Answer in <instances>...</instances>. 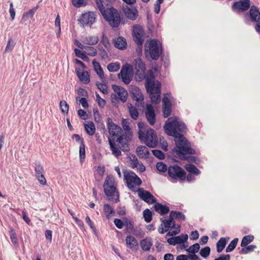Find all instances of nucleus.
Masks as SVG:
<instances>
[{
	"instance_id": "obj_1",
	"label": "nucleus",
	"mask_w": 260,
	"mask_h": 260,
	"mask_svg": "<svg viewBox=\"0 0 260 260\" xmlns=\"http://www.w3.org/2000/svg\"><path fill=\"white\" fill-rule=\"evenodd\" d=\"M166 133L175 138L176 147L173 149L181 159H186L185 154H194V150L190 148V144L183 136L186 131L184 123L178 117H171L168 119L164 126Z\"/></svg>"
},
{
	"instance_id": "obj_2",
	"label": "nucleus",
	"mask_w": 260,
	"mask_h": 260,
	"mask_svg": "<svg viewBox=\"0 0 260 260\" xmlns=\"http://www.w3.org/2000/svg\"><path fill=\"white\" fill-rule=\"evenodd\" d=\"M158 67L155 66L152 69L148 70L146 73V66H135L136 78L139 81L145 79L146 88L150 93V99L153 103H157L160 101L161 84L159 81L154 80L155 76H157L158 74Z\"/></svg>"
},
{
	"instance_id": "obj_3",
	"label": "nucleus",
	"mask_w": 260,
	"mask_h": 260,
	"mask_svg": "<svg viewBox=\"0 0 260 260\" xmlns=\"http://www.w3.org/2000/svg\"><path fill=\"white\" fill-rule=\"evenodd\" d=\"M138 126L140 140L149 147H155L158 144V138L155 132L150 128L146 130L142 122H139Z\"/></svg>"
},
{
	"instance_id": "obj_4",
	"label": "nucleus",
	"mask_w": 260,
	"mask_h": 260,
	"mask_svg": "<svg viewBox=\"0 0 260 260\" xmlns=\"http://www.w3.org/2000/svg\"><path fill=\"white\" fill-rule=\"evenodd\" d=\"M109 143L112 154L116 157H118L121 155L120 149L122 151L128 150V138H124V135L120 136L116 141L117 143L114 139L109 138Z\"/></svg>"
},
{
	"instance_id": "obj_5",
	"label": "nucleus",
	"mask_w": 260,
	"mask_h": 260,
	"mask_svg": "<svg viewBox=\"0 0 260 260\" xmlns=\"http://www.w3.org/2000/svg\"><path fill=\"white\" fill-rule=\"evenodd\" d=\"M103 187L105 193L110 200H115V202L119 201V196L116 187V183L112 176H107Z\"/></svg>"
},
{
	"instance_id": "obj_6",
	"label": "nucleus",
	"mask_w": 260,
	"mask_h": 260,
	"mask_svg": "<svg viewBox=\"0 0 260 260\" xmlns=\"http://www.w3.org/2000/svg\"><path fill=\"white\" fill-rule=\"evenodd\" d=\"M146 54H149L153 59H157L161 53V44L156 40L147 41L145 46Z\"/></svg>"
},
{
	"instance_id": "obj_7",
	"label": "nucleus",
	"mask_w": 260,
	"mask_h": 260,
	"mask_svg": "<svg viewBox=\"0 0 260 260\" xmlns=\"http://www.w3.org/2000/svg\"><path fill=\"white\" fill-rule=\"evenodd\" d=\"M123 176L127 187L132 191H135L142 183L140 178L132 171H124Z\"/></svg>"
},
{
	"instance_id": "obj_8",
	"label": "nucleus",
	"mask_w": 260,
	"mask_h": 260,
	"mask_svg": "<svg viewBox=\"0 0 260 260\" xmlns=\"http://www.w3.org/2000/svg\"><path fill=\"white\" fill-rule=\"evenodd\" d=\"M103 16L108 22L109 25L113 27H116L120 22V17L118 11L111 7L107 8Z\"/></svg>"
},
{
	"instance_id": "obj_9",
	"label": "nucleus",
	"mask_w": 260,
	"mask_h": 260,
	"mask_svg": "<svg viewBox=\"0 0 260 260\" xmlns=\"http://www.w3.org/2000/svg\"><path fill=\"white\" fill-rule=\"evenodd\" d=\"M96 17L95 13L89 11L82 14L78 19V21L83 27L86 26L90 27L95 23Z\"/></svg>"
},
{
	"instance_id": "obj_10",
	"label": "nucleus",
	"mask_w": 260,
	"mask_h": 260,
	"mask_svg": "<svg viewBox=\"0 0 260 260\" xmlns=\"http://www.w3.org/2000/svg\"><path fill=\"white\" fill-rule=\"evenodd\" d=\"M168 174L174 180L179 179L181 180H185L186 173L184 171L177 165L170 166L168 168Z\"/></svg>"
},
{
	"instance_id": "obj_11",
	"label": "nucleus",
	"mask_w": 260,
	"mask_h": 260,
	"mask_svg": "<svg viewBox=\"0 0 260 260\" xmlns=\"http://www.w3.org/2000/svg\"><path fill=\"white\" fill-rule=\"evenodd\" d=\"M133 66H123L118 78L122 80L125 84H128L132 81L133 77Z\"/></svg>"
},
{
	"instance_id": "obj_12",
	"label": "nucleus",
	"mask_w": 260,
	"mask_h": 260,
	"mask_svg": "<svg viewBox=\"0 0 260 260\" xmlns=\"http://www.w3.org/2000/svg\"><path fill=\"white\" fill-rule=\"evenodd\" d=\"M247 17L251 21L257 22L255 29L257 32H260V12L259 9L254 6H251Z\"/></svg>"
},
{
	"instance_id": "obj_13",
	"label": "nucleus",
	"mask_w": 260,
	"mask_h": 260,
	"mask_svg": "<svg viewBox=\"0 0 260 260\" xmlns=\"http://www.w3.org/2000/svg\"><path fill=\"white\" fill-rule=\"evenodd\" d=\"M137 192L140 198L145 202L149 204H152L156 202V199L151 193L148 191L145 190L142 188H139L137 190Z\"/></svg>"
},
{
	"instance_id": "obj_14",
	"label": "nucleus",
	"mask_w": 260,
	"mask_h": 260,
	"mask_svg": "<svg viewBox=\"0 0 260 260\" xmlns=\"http://www.w3.org/2000/svg\"><path fill=\"white\" fill-rule=\"evenodd\" d=\"M133 37L134 41L138 45H142L144 41V31L140 25H134L133 27Z\"/></svg>"
},
{
	"instance_id": "obj_15",
	"label": "nucleus",
	"mask_w": 260,
	"mask_h": 260,
	"mask_svg": "<svg viewBox=\"0 0 260 260\" xmlns=\"http://www.w3.org/2000/svg\"><path fill=\"white\" fill-rule=\"evenodd\" d=\"M250 6V0H241L234 3L233 9L236 12L246 11Z\"/></svg>"
},
{
	"instance_id": "obj_16",
	"label": "nucleus",
	"mask_w": 260,
	"mask_h": 260,
	"mask_svg": "<svg viewBox=\"0 0 260 260\" xmlns=\"http://www.w3.org/2000/svg\"><path fill=\"white\" fill-rule=\"evenodd\" d=\"M107 127L110 136L112 137L118 136L121 132V128L113 123L111 118L107 119Z\"/></svg>"
},
{
	"instance_id": "obj_17",
	"label": "nucleus",
	"mask_w": 260,
	"mask_h": 260,
	"mask_svg": "<svg viewBox=\"0 0 260 260\" xmlns=\"http://www.w3.org/2000/svg\"><path fill=\"white\" fill-rule=\"evenodd\" d=\"M175 223L173 218L170 217L168 219H164L162 223L158 228V232L160 234H164L169 231L170 228L175 227Z\"/></svg>"
},
{
	"instance_id": "obj_18",
	"label": "nucleus",
	"mask_w": 260,
	"mask_h": 260,
	"mask_svg": "<svg viewBox=\"0 0 260 260\" xmlns=\"http://www.w3.org/2000/svg\"><path fill=\"white\" fill-rule=\"evenodd\" d=\"M112 89L122 103H125L126 101L128 96V93L126 90L116 85H113L112 86Z\"/></svg>"
},
{
	"instance_id": "obj_19",
	"label": "nucleus",
	"mask_w": 260,
	"mask_h": 260,
	"mask_svg": "<svg viewBox=\"0 0 260 260\" xmlns=\"http://www.w3.org/2000/svg\"><path fill=\"white\" fill-rule=\"evenodd\" d=\"M131 92L133 99L136 102V105H141L144 100V96L141 90L137 87L134 86L131 88Z\"/></svg>"
},
{
	"instance_id": "obj_20",
	"label": "nucleus",
	"mask_w": 260,
	"mask_h": 260,
	"mask_svg": "<svg viewBox=\"0 0 260 260\" xmlns=\"http://www.w3.org/2000/svg\"><path fill=\"white\" fill-rule=\"evenodd\" d=\"M83 67L77 68L76 72L80 81L84 84H87L90 81L89 75L87 71H84Z\"/></svg>"
},
{
	"instance_id": "obj_21",
	"label": "nucleus",
	"mask_w": 260,
	"mask_h": 260,
	"mask_svg": "<svg viewBox=\"0 0 260 260\" xmlns=\"http://www.w3.org/2000/svg\"><path fill=\"white\" fill-rule=\"evenodd\" d=\"M145 115L149 123L153 125L155 122V114L153 108L151 104L146 105Z\"/></svg>"
},
{
	"instance_id": "obj_22",
	"label": "nucleus",
	"mask_w": 260,
	"mask_h": 260,
	"mask_svg": "<svg viewBox=\"0 0 260 260\" xmlns=\"http://www.w3.org/2000/svg\"><path fill=\"white\" fill-rule=\"evenodd\" d=\"M125 243L127 247L132 251H136L139 248L138 242L133 236H127L125 238Z\"/></svg>"
},
{
	"instance_id": "obj_23",
	"label": "nucleus",
	"mask_w": 260,
	"mask_h": 260,
	"mask_svg": "<svg viewBox=\"0 0 260 260\" xmlns=\"http://www.w3.org/2000/svg\"><path fill=\"white\" fill-rule=\"evenodd\" d=\"M163 103V113L165 117L169 116L171 113V103L167 96H165L162 99Z\"/></svg>"
},
{
	"instance_id": "obj_24",
	"label": "nucleus",
	"mask_w": 260,
	"mask_h": 260,
	"mask_svg": "<svg viewBox=\"0 0 260 260\" xmlns=\"http://www.w3.org/2000/svg\"><path fill=\"white\" fill-rule=\"evenodd\" d=\"M81 41L87 45H94L99 42V39L97 36H82Z\"/></svg>"
},
{
	"instance_id": "obj_25",
	"label": "nucleus",
	"mask_w": 260,
	"mask_h": 260,
	"mask_svg": "<svg viewBox=\"0 0 260 260\" xmlns=\"http://www.w3.org/2000/svg\"><path fill=\"white\" fill-rule=\"evenodd\" d=\"M136 153L140 158L144 159L148 158L150 154L148 148L145 146H138L136 149Z\"/></svg>"
},
{
	"instance_id": "obj_26",
	"label": "nucleus",
	"mask_w": 260,
	"mask_h": 260,
	"mask_svg": "<svg viewBox=\"0 0 260 260\" xmlns=\"http://www.w3.org/2000/svg\"><path fill=\"white\" fill-rule=\"evenodd\" d=\"M114 46L120 50L125 49L127 46L126 40L122 37H119L114 40Z\"/></svg>"
},
{
	"instance_id": "obj_27",
	"label": "nucleus",
	"mask_w": 260,
	"mask_h": 260,
	"mask_svg": "<svg viewBox=\"0 0 260 260\" xmlns=\"http://www.w3.org/2000/svg\"><path fill=\"white\" fill-rule=\"evenodd\" d=\"M154 208L157 212L161 215L167 214L170 211L168 207L159 203H156L154 206Z\"/></svg>"
},
{
	"instance_id": "obj_28",
	"label": "nucleus",
	"mask_w": 260,
	"mask_h": 260,
	"mask_svg": "<svg viewBox=\"0 0 260 260\" xmlns=\"http://www.w3.org/2000/svg\"><path fill=\"white\" fill-rule=\"evenodd\" d=\"M125 15L129 19L135 20L138 16V12L136 9H127L124 11Z\"/></svg>"
},
{
	"instance_id": "obj_29",
	"label": "nucleus",
	"mask_w": 260,
	"mask_h": 260,
	"mask_svg": "<svg viewBox=\"0 0 260 260\" xmlns=\"http://www.w3.org/2000/svg\"><path fill=\"white\" fill-rule=\"evenodd\" d=\"M85 129L89 136L94 135L95 132V127L94 124L92 121H88L84 124Z\"/></svg>"
},
{
	"instance_id": "obj_30",
	"label": "nucleus",
	"mask_w": 260,
	"mask_h": 260,
	"mask_svg": "<svg viewBox=\"0 0 260 260\" xmlns=\"http://www.w3.org/2000/svg\"><path fill=\"white\" fill-rule=\"evenodd\" d=\"M128 108L131 117L133 119L137 120L139 116V113L137 108L133 106L132 104H128Z\"/></svg>"
},
{
	"instance_id": "obj_31",
	"label": "nucleus",
	"mask_w": 260,
	"mask_h": 260,
	"mask_svg": "<svg viewBox=\"0 0 260 260\" xmlns=\"http://www.w3.org/2000/svg\"><path fill=\"white\" fill-rule=\"evenodd\" d=\"M104 212L106 217L108 219L114 213V209L108 204L104 205Z\"/></svg>"
},
{
	"instance_id": "obj_32",
	"label": "nucleus",
	"mask_w": 260,
	"mask_h": 260,
	"mask_svg": "<svg viewBox=\"0 0 260 260\" xmlns=\"http://www.w3.org/2000/svg\"><path fill=\"white\" fill-rule=\"evenodd\" d=\"M140 245L143 250L148 251L150 249L152 244L150 240L145 239L141 241Z\"/></svg>"
},
{
	"instance_id": "obj_33",
	"label": "nucleus",
	"mask_w": 260,
	"mask_h": 260,
	"mask_svg": "<svg viewBox=\"0 0 260 260\" xmlns=\"http://www.w3.org/2000/svg\"><path fill=\"white\" fill-rule=\"evenodd\" d=\"M226 244V239L225 238H221L216 243L217 251L221 252L225 247Z\"/></svg>"
},
{
	"instance_id": "obj_34",
	"label": "nucleus",
	"mask_w": 260,
	"mask_h": 260,
	"mask_svg": "<svg viewBox=\"0 0 260 260\" xmlns=\"http://www.w3.org/2000/svg\"><path fill=\"white\" fill-rule=\"evenodd\" d=\"M186 170L191 174L198 175L200 174V171L194 165L187 164L185 166Z\"/></svg>"
},
{
	"instance_id": "obj_35",
	"label": "nucleus",
	"mask_w": 260,
	"mask_h": 260,
	"mask_svg": "<svg viewBox=\"0 0 260 260\" xmlns=\"http://www.w3.org/2000/svg\"><path fill=\"white\" fill-rule=\"evenodd\" d=\"M253 240L254 236L253 235H249L245 236L242 239L241 246L242 247H245L253 241Z\"/></svg>"
},
{
	"instance_id": "obj_36",
	"label": "nucleus",
	"mask_w": 260,
	"mask_h": 260,
	"mask_svg": "<svg viewBox=\"0 0 260 260\" xmlns=\"http://www.w3.org/2000/svg\"><path fill=\"white\" fill-rule=\"evenodd\" d=\"M85 157V145L84 144L83 140H81V143L80 144L79 147V158L80 162H82Z\"/></svg>"
},
{
	"instance_id": "obj_37",
	"label": "nucleus",
	"mask_w": 260,
	"mask_h": 260,
	"mask_svg": "<svg viewBox=\"0 0 260 260\" xmlns=\"http://www.w3.org/2000/svg\"><path fill=\"white\" fill-rule=\"evenodd\" d=\"M176 241V244H183V246H185L184 244L188 239V235L187 234H182L181 235L174 237Z\"/></svg>"
},
{
	"instance_id": "obj_38",
	"label": "nucleus",
	"mask_w": 260,
	"mask_h": 260,
	"mask_svg": "<svg viewBox=\"0 0 260 260\" xmlns=\"http://www.w3.org/2000/svg\"><path fill=\"white\" fill-rule=\"evenodd\" d=\"M170 217L171 218H177L181 220H185V216L181 212L179 211H171L170 212Z\"/></svg>"
},
{
	"instance_id": "obj_39",
	"label": "nucleus",
	"mask_w": 260,
	"mask_h": 260,
	"mask_svg": "<svg viewBox=\"0 0 260 260\" xmlns=\"http://www.w3.org/2000/svg\"><path fill=\"white\" fill-rule=\"evenodd\" d=\"M239 241L238 238H235L233 239L229 244L226 248V252H229L233 251L236 247L238 242Z\"/></svg>"
},
{
	"instance_id": "obj_40",
	"label": "nucleus",
	"mask_w": 260,
	"mask_h": 260,
	"mask_svg": "<svg viewBox=\"0 0 260 260\" xmlns=\"http://www.w3.org/2000/svg\"><path fill=\"white\" fill-rule=\"evenodd\" d=\"M256 246L254 245H250L248 246H246L245 247H242L241 252L242 254H247L250 252L253 251L255 248Z\"/></svg>"
},
{
	"instance_id": "obj_41",
	"label": "nucleus",
	"mask_w": 260,
	"mask_h": 260,
	"mask_svg": "<svg viewBox=\"0 0 260 260\" xmlns=\"http://www.w3.org/2000/svg\"><path fill=\"white\" fill-rule=\"evenodd\" d=\"M99 45L104 46V47L107 50L110 48V44L109 42L108 38L104 34H102V39Z\"/></svg>"
},
{
	"instance_id": "obj_42",
	"label": "nucleus",
	"mask_w": 260,
	"mask_h": 260,
	"mask_svg": "<svg viewBox=\"0 0 260 260\" xmlns=\"http://www.w3.org/2000/svg\"><path fill=\"white\" fill-rule=\"evenodd\" d=\"M9 234L11 242L13 245H16L18 244V240L15 230L13 229H10Z\"/></svg>"
},
{
	"instance_id": "obj_43",
	"label": "nucleus",
	"mask_w": 260,
	"mask_h": 260,
	"mask_svg": "<svg viewBox=\"0 0 260 260\" xmlns=\"http://www.w3.org/2000/svg\"><path fill=\"white\" fill-rule=\"evenodd\" d=\"M59 107L63 114H68L69 111V105L65 101L62 100L60 102Z\"/></svg>"
},
{
	"instance_id": "obj_44",
	"label": "nucleus",
	"mask_w": 260,
	"mask_h": 260,
	"mask_svg": "<svg viewBox=\"0 0 260 260\" xmlns=\"http://www.w3.org/2000/svg\"><path fill=\"white\" fill-rule=\"evenodd\" d=\"M85 52L89 55L94 56L97 54V51L94 47L86 46L85 48Z\"/></svg>"
},
{
	"instance_id": "obj_45",
	"label": "nucleus",
	"mask_w": 260,
	"mask_h": 260,
	"mask_svg": "<svg viewBox=\"0 0 260 260\" xmlns=\"http://www.w3.org/2000/svg\"><path fill=\"white\" fill-rule=\"evenodd\" d=\"M143 217L146 222H150L152 220V213L150 210L147 209L143 211Z\"/></svg>"
},
{
	"instance_id": "obj_46",
	"label": "nucleus",
	"mask_w": 260,
	"mask_h": 260,
	"mask_svg": "<svg viewBox=\"0 0 260 260\" xmlns=\"http://www.w3.org/2000/svg\"><path fill=\"white\" fill-rule=\"evenodd\" d=\"M200 247V245L198 243H196L193 245L190 246L187 249H186V251L189 253H192V254H194L199 251Z\"/></svg>"
},
{
	"instance_id": "obj_47",
	"label": "nucleus",
	"mask_w": 260,
	"mask_h": 260,
	"mask_svg": "<svg viewBox=\"0 0 260 260\" xmlns=\"http://www.w3.org/2000/svg\"><path fill=\"white\" fill-rule=\"evenodd\" d=\"M210 253V248L209 247L207 246L201 249L200 254L204 258H207L209 256Z\"/></svg>"
},
{
	"instance_id": "obj_48",
	"label": "nucleus",
	"mask_w": 260,
	"mask_h": 260,
	"mask_svg": "<svg viewBox=\"0 0 260 260\" xmlns=\"http://www.w3.org/2000/svg\"><path fill=\"white\" fill-rule=\"evenodd\" d=\"M73 5L77 8L85 6L87 4V0H72Z\"/></svg>"
},
{
	"instance_id": "obj_49",
	"label": "nucleus",
	"mask_w": 260,
	"mask_h": 260,
	"mask_svg": "<svg viewBox=\"0 0 260 260\" xmlns=\"http://www.w3.org/2000/svg\"><path fill=\"white\" fill-rule=\"evenodd\" d=\"M128 121L126 119H123L122 121V125L123 129L127 133L128 138H129V136L131 135V133L130 132V128L128 125Z\"/></svg>"
},
{
	"instance_id": "obj_50",
	"label": "nucleus",
	"mask_w": 260,
	"mask_h": 260,
	"mask_svg": "<svg viewBox=\"0 0 260 260\" xmlns=\"http://www.w3.org/2000/svg\"><path fill=\"white\" fill-rule=\"evenodd\" d=\"M96 172L97 174L99 175L100 178L98 179L99 181H100L102 177L104 174L105 172V168L104 166H99L96 168Z\"/></svg>"
},
{
	"instance_id": "obj_51",
	"label": "nucleus",
	"mask_w": 260,
	"mask_h": 260,
	"mask_svg": "<svg viewBox=\"0 0 260 260\" xmlns=\"http://www.w3.org/2000/svg\"><path fill=\"white\" fill-rule=\"evenodd\" d=\"M95 1L98 8L103 15L106 11V9H105L103 5V2L102 0H95Z\"/></svg>"
},
{
	"instance_id": "obj_52",
	"label": "nucleus",
	"mask_w": 260,
	"mask_h": 260,
	"mask_svg": "<svg viewBox=\"0 0 260 260\" xmlns=\"http://www.w3.org/2000/svg\"><path fill=\"white\" fill-rule=\"evenodd\" d=\"M74 52L77 56L81 58L83 60H86L88 58L84 52L78 49L75 48Z\"/></svg>"
},
{
	"instance_id": "obj_53",
	"label": "nucleus",
	"mask_w": 260,
	"mask_h": 260,
	"mask_svg": "<svg viewBox=\"0 0 260 260\" xmlns=\"http://www.w3.org/2000/svg\"><path fill=\"white\" fill-rule=\"evenodd\" d=\"M156 167L157 170L159 172H164L167 170V166L161 162H157Z\"/></svg>"
},
{
	"instance_id": "obj_54",
	"label": "nucleus",
	"mask_w": 260,
	"mask_h": 260,
	"mask_svg": "<svg viewBox=\"0 0 260 260\" xmlns=\"http://www.w3.org/2000/svg\"><path fill=\"white\" fill-rule=\"evenodd\" d=\"M153 154L157 158L162 159L165 158L164 154L159 150H152Z\"/></svg>"
},
{
	"instance_id": "obj_55",
	"label": "nucleus",
	"mask_w": 260,
	"mask_h": 260,
	"mask_svg": "<svg viewBox=\"0 0 260 260\" xmlns=\"http://www.w3.org/2000/svg\"><path fill=\"white\" fill-rule=\"evenodd\" d=\"M94 70L96 72V74L100 77L101 79H103L104 78V72L101 68V66H94Z\"/></svg>"
},
{
	"instance_id": "obj_56",
	"label": "nucleus",
	"mask_w": 260,
	"mask_h": 260,
	"mask_svg": "<svg viewBox=\"0 0 260 260\" xmlns=\"http://www.w3.org/2000/svg\"><path fill=\"white\" fill-rule=\"evenodd\" d=\"M14 47V42L12 40H10L7 43V46L5 49V51L6 52H11L12 50V49H13Z\"/></svg>"
},
{
	"instance_id": "obj_57",
	"label": "nucleus",
	"mask_w": 260,
	"mask_h": 260,
	"mask_svg": "<svg viewBox=\"0 0 260 260\" xmlns=\"http://www.w3.org/2000/svg\"><path fill=\"white\" fill-rule=\"evenodd\" d=\"M130 164L132 167L133 168L138 167L139 161L137 158L135 156H134L132 158H131Z\"/></svg>"
},
{
	"instance_id": "obj_58",
	"label": "nucleus",
	"mask_w": 260,
	"mask_h": 260,
	"mask_svg": "<svg viewBox=\"0 0 260 260\" xmlns=\"http://www.w3.org/2000/svg\"><path fill=\"white\" fill-rule=\"evenodd\" d=\"M164 2V0H157L156 4L154 5V12L156 14H158L160 11V4Z\"/></svg>"
},
{
	"instance_id": "obj_59",
	"label": "nucleus",
	"mask_w": 260,
	"mask_h": 260,
	"mask_svg": "<svg viewBox=\"0 0 260 260\" xmlns=\"http://www.w3.org/2000/svg\"><path fill=\"white\" fill-rule=\"evenodd\" d=\"M79 97L76 98V100H79L80 103L81 104L82 106L84 108H86L88 107V104L87 102L86 99L85 98H82L80 99H79Z\"/></svg>"
},
{
	"instance_id": "obj_60",
	"label": "nucleus",
	"mask_w": 260,
	"mask_h": 260,
	"mask_svg": "<svg viewBox=\"0 0 260 260\" xmlns=\"http://www.w3.org/2000/svg\"><path fill=\"white\" fill-rule=\"evenodd\" d=\"M96 100L98 102V105L100 107H104L105 105V101L102 99L100 95L96 93Z\"/></svg>"
},
{
	"instance_id": "obj_61",
	"label": "nucleus",
	"mask_w": 260,
	"mask_h": 260,
	"mask_svg": "<svg viewBox=\"0 0 260 260\" xmlns=\"http://www.w3.org/2000/svg\"><path fill=\"white\" fill-rule=\"evenodd\" d=\"M85 221L87 223V224L89 225L90 228L93 230V231L95 232L96 231L95 227L94 226L93 223L92 222L90 217L88 216H87L86 217Z\"/></svg>"
},
{
	"instance_id": "obj_62",
	"label": "nucleus",
	"mask_w": 260,
	"mask_h": 260,
	"mask_svg": "<svg viewBox=\"0 0 260 260\" xmlns=\"http://www.w3.org/2000/svg\"><path fill=\"white\" fill-rule=\"evenodd\" d=\"M114 222L116 227L119 229H121L124 226L123 222L119 219L115 218Z\"/></svg>"
},
{
	"instance_id": "obj_63",
	"label": "nucleus",
	"mask_w": 260,
	"mask_h": 260,
	"mask_svg": "<svg viewBox=\"0 0 260 260\" xmlns=\"http://www.w3.org/2000/svg\"><path fill=\"white\" fill-rule=\"evenodd\" d=\"M43 168L42 166L40 165H38L35 167V172L36 173V176L38 175H40L43 174Z\"/></svg>"
},
{
	"instance_id": "obj_64",
	"label": "nucleus",
	"mask_w": 260,
	"mask_h": 260,
	"mask_svg": "<svg viewBox=\"0 0 260 260\" xmlns=\"http://www.w3.org/2000/svg\"><path fill=\"white\" fill-rule=\"evenodd\" d=\"M76 223L80 228L82 230H84V225L83 221L76 217H73Z\"/></svg>"
}]
</instances>
